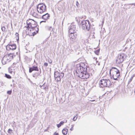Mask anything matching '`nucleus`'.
<instances>
[{"mask_svg": "<svg viewBox=\"0 0 135 135\" xmlns=\"http://www.w3.org/2000/svg\"><path fill=\"white\" fill-rule=\"evenodd\" d=\"M87 68L81 66L80 64H77L75 67L76 72L77 75L80 78L84 79L88 78L90 76L89 74L86 71Z\"/></svg>", "mask_w": 135, "mask_h": 135, "instance_id": "obj_1", "label": "nucleus"}, {"mask_svg": "<svg viewBox=\"0 0 135 135\" xmlns=\"http://www.w3.org/2000/svg\"><path fill=\"white\" fill-rule=\"evenodd\" d=\"M109 74L111 79L114 80H118V78L120 76L119 70L115 67H112L110 69Z\"/></svg>", "mask_w": 135, "mask_h": 135, "instance_id": "obj_2", "label": "nucleus"}, {"mask_svg": "<svg viewBox=\"0 0 135 135\" xmlns=\"http://www.w3.org/2000/svg\"><path fill=\"white\" fill-rule=\"evenodd\" d=\"M14 55L13 53H10L8 55L4 56L2 60V64L4 65L7 62H9L13 58Z\"/></svg>", "mask_w": 135, "mask_h": 135, "instance_id": "obj_3", "label": "nucleus"}, {"mask_svg": "<svg viewBox=\"0 0 135 135\" xmlns=\"http://www.w3.org/2000/svg\"><path fill=\"white\" fill-rule=\"evenodd\" d=\"M81 28L85 31H89L90 29L89 22L88 20H83L81 22Z\"/></svg>", "mask_w": 135, "mask_h": 135, "instance_id": "obj_4", "label": "nucleus"}, {"mask_svg": "<svg viewBox=\"0 0 135 135\" xmlns=\"http://www.w3.org/2000/svg\"><path fill=\"white\" fill-rule=\"evenodd\" d=\"M99 84L100 87L103 88L105 87H109L111 85V84L109 80L103 79L100 81Z\"/></svg>", "mask_w": 135, "mask_h": 135, "instance_id": "obj_5", "label": "nucleus"}, {"mask_svg": "<svg viewBox=\"0 0 135 135\" xmlns=\"http://www.w3.org/2000/svg\"><path fill=\"white\" fill-rule=\"evenodd\" d=\"M37 9L38 13L42 14L46 11V6L43 3H40L37 6Z\"/></svg>", "mask_w": 135, "mask_h": 135, "instance_id": "obj_6", "label": "nucleus"}, {"mask_svg": "<svg viewBox=\"0 0 135 135\" xmlns=\"http://www.w3.org/2000/svg\"><path fill=\"white\" fill-rule=\"evenodd\" d=\"M31 21V23H30V25L27 28L28 30H30V31H31V29L32 30H33L34 29L35 30V29L37 28V30H36V33H37L38 32V27H37V23L34 20H32Z\"/></svg>", "mask_w": 135, "mask_h": 135, "instance_id": "obj_7", "label": "nucleus"}, {"mask_svg": "<svg viewBox=\"0 0 135 135\" xmlns=\"http://www.w3.org/2000/svg\"><path fill=\"white\" fill-rule=\"evenodd\" d=\"M54 75L55 80L58 81L61 80L64 76V74L62 72L60 73L57 71H56L54 72Z\"/></svg>", "mask_w": 135, "mask_h": 135, "instance_id": "obj_8", "label": "nucleus"}, {"mask_svg": "<svg viewBox=\"0 0 135 135\" xmlns=\"http://www.w3.org/2000/svg\"><path fill=\"white\" fill-rule=\"evenodd\" d=\"M77 30V29L76 28L75 26L74 25V23H72L69 28V33H75Z\"/></svg>", "mask_w": 135, "mask_h": 135, "instance_id": "obj_9", "label": "nucleus"}, {"mask_svg": "<svg viewBox=\"0 0 135 135\" xmlns=\"http://www.w3.org/2000/svg\"><path fill=\"white\" fill-rule=\"evenodd\" d=\"M124 55L123 54H122L118 55L116 60L117 63L120 64L123 61Z\"/></svg>", "mask_w": 135, "mask_h": 135, "instance_id": "obj_10", "label": "nucleus"}, {"mask_svg": "<svg viewBox=\"0 0 135 135\" xmlns=\"http://www.w3.org/2000/svg\"><path fill=\"white\" fill-rule=\"evenodd\" d=\"M16 48V44L8 45L6 46V49L8 51L10 50H13Z\"/></svg>", "mask_w": 135, "mask_h": 135, "instance_id": "obj_11", "label": "nucleus"}, {"mask_svg": "<svg viewBox=\"0 0 135 135\" xmlns=\"http://www.w3.org/2000/svg\"><path fill=\"white\" fill-rule=\"evenodd\" d=\"M33 71H38V69L37 67V66H33L32 67L29 68V73H31Z\"/></svg>", "mask_w": 135, "mask_h": 135, "instance_id": "obj_12", "label": "nucleus"}, {"mask_svg": "<svg viewBox=\"0 0 135 135\" xmlns=\"http://www.w3.org/2000/svg\"><path fill=\"white\" fill-rule=\"evenodd\" d=\"M50 17V15L47 13L43 15L42 16V18L45 20L48 19Z\"/></svg>", "mask_w": 135, "mask_h": 135, "instance_id": "obj_13", "label": "nucleus"}, {"mask_svg": "<svg viewBox=\"0 0 135 135\" xmlns=\"http://www.w3.org/2000/svg\"><path fill=\"white\" fill-rule=\"evenodd\" d=\"M70 34L69 35V37L70 38L73 39L76 38V34H75V33H69Z\"/></svg>", "mask_w": 135, "mask_h": 135, "instance_id": "obj_14", "label": "nucleus"}, {"mask_svg": "<svg viewBox=\"0 0 135 135\" xmlns=\"http://www.w3.org/2000/svg\"><path fill=\"white\" fill-rule=\"evenodd\" d=\"M14 69L13 68H9V72L11 74H12L13 73L14 74H15V72L14 71Z\"/></svg>", "mask_w": 135, "mask_h": 135, "instance_id": "obj_15", "label": "nucleus"}, {"mask_svg": "<svg viewBox=\"0 0 135 135\" xmlns=\"http://www.w3.org/2000/svg\"><path fill=\"white\" fill-rule=\"evenodd\" d=\"M68 131V129L66 128L63 129L62 131L63 134L64 135H66L67 134Z\"/></svg>", "mask_w": 135, "mask_h": 135, "instance_id": "obj_16", "label": "nucleus"}, {"mask_svg": "<svg viewBox=\"0 0 135 135\" xmlns=\"http://www.w3.org/2000/svg\"><path fill=\"white\" fill-rule=\"evenodd\" d=\"M32 20H32V19H30L28 20L27 21L26 23L27 25V27H28V26H29L30 25V23H28L30 22V23H31V22H32V21H31Z\"/></svg>", "mask_w": 135, "mask_h": 135, "instance_id": "obj_17", "label": "nucleus"}, {"mask_svg": "<svg viewBox=\"0 0 135 135\" xmlns=\"http://www.w3.org/2000/svg\"><path fill=\"white\" fill-rule=\"evenodd\" d=\"M64 122L63 121H61L59 124L57 125V126L58 128H59L61 125H62Z\"/></svg>", "mask_w": 135, "mask_h": 135, "instance_id": "obj_18", "label": "nucleus"}, {"mask_svg": "<svg viewBox=\"0 0 135 135\" xmlns=\"http://www.w3.org/2000/svg\"><path fill=\"white\" fill-rule=\"evenodd\" d=\"M5 76L7 78L9 79H10L11 78V76L10 75L6 74H5Z\"/></svg>", "mask_w": 135, "mask_h": 135, "instance_id": "obj_19", "label": "nucleus"}, {"mask_svg": "<svg viewBox=\"0 0 135 135\" xmlns=\"http://www.w3.org/2000/svg\"><path fill=\"white\" fill-rule=\"evenodd\" d=\"M15 35L16 36V37L17 40L18 41L19 40L18 34L17 33H16L15 34Z\"/></svg>", "mask_w": 135, "mask_h": 135, "instance_id": "obj_20", "label": "nucleus"}, {"mask_svg": "<svg viewBox=\"0 0 135 135\" xmlns=\"http://www.w3.org/2000/svg\"><path fill=\"white\" fill-rule=\"evenodd\" d=\"M100 49H98L95 51V53L97 55H98Z\"/></svg>", "mask_w": 135, "mask_h": 135, "instance_id": "obj_21", "label": "nucleus"}, {"mask_svg": "<svg viewBox=\"0 0 135 135\" xmlns=\"http://www.w3.org/2000/svg\"><path fill=\"white\" fill-rule=\"evenodd\" d=\"M78 115L77 114L73 118V120L74 121H75L78 118L77 116Z\"/></svg>", "mask_w": 135, "mask_h": 135, "instance_id": "obj_22", "label": "nucleus"}, {"mask_svg": "<svg viewBox=\"0 0 135 135\" xmlns=\"http://www.w3.org/2000/svg\"><path fill=\"white\" fill-rule=\"evenodd\" d=\"M12 130L11 129H9L8 131V132L9 133L11 134Z\"/></svg>", "mask_w": 135, "mask_h": 135, "instance_id": "obj_23", "label": "nucleus"}, {"mask_svg": "<svg viewBox=\"0 0 135 135\" xmlns=\"http://www.w3.org/2000/svg\"><path fill=\"white\" fill-rule=\"evenodd\" d=\"M76 5L77 7L79 8V4L77 1L76 2Z\"/></svg>", "mask_w": 135, "mask_h": 135, "instance_id": "obj_24", "label": "nucleus"}, {"mask_svg": "<svg viewBox=\"0 0 135 135\" xmlns=\"http://www.w3.org/2000/svg\"><path fill=\"white\" fill-rule=\"evenodd\" d=\"M12 91L11 90L8 91H7V94L10 95L12 93Z\"/></svg>", "mask_w": 135, "mask_h": 135, "instance_id": "obj_25", "label": "nucleus"}, {"mask_svg": "<svg viewBox=\"0 0 135 135\" xmlns=\"http://www.w3.org/2000/svg\"><path fill=\"white\" fill-rule=\"evenodd\" d=\"M1 29L3 31H5L6 28L4 26L2 27Z\"/></svg>", "mask_w": 135, "mask_h": 135, "instance_id": "obj_26", "label": "nucleus"}, {"mask_svg": "<svg viewBox=\"0 0 135 135\" xmlns=\"http://www.w3.org/2000/svg\"><path fill=\"white\" fill-rule=\"evenodd\" d=\"M71 126H72L71 128L70 129V130L71 131H73V127H74V125H71Z\"/></svg>", "mask_w": 135, "mask_h": 135, "instance_id": "obj_27", "label": "nucleus"}, {"mask_svg": "<svg viewBox=\"0 0 135 135\" xmlns=\"http://www.w3.org/2000/svg\"><path fill=\"white\" fill-rule=\"evenodd\" d=\"M44 65L45 66H48V63L46 62L44 63Z\"/></svg>", "mask_w": 135, "mask_h": 135, "instance_id": "obj_28", "label": "nucleus"}, {"mask_svg": "<svg viewBox=\"0 0 135 135\" xmlns=\"http://www.w3.org/2000/svg\"><path fill=\"white\" fill-rule=\"evenodd\" d=\"M46 20H44V21H42L40 22V23H41L43 22H46Z\"/></svg>", "mask_w": 135, "mask_h": 135, "instance_id": "obj_29", "label": "nucleus"}, {"mask_svg": "<svg viewBox=\"0 0 135 135\" xmlns=\"http://www.w3.org/2000/svg\"><path fill=\"white\" fill-rule=\"evenodd\" d=\"M54 135H59V133H56V132H55L54 134Z\"/></svg>", "mask_w": 135, "mask_h": 135, "instance_id": "obj_30", "label": "nucleus"}, {"mask_svg": "<svg viewBox=\"0 0 135 135\" xmlns=\"http://www.w3.org/2000/svg\"><path fill=\"white\" fill-rule=\"evenodd\" d=\"M132 78H131L130 79V82L132 80Z\"/></svg>", "mask_w": 135, "mask_h": 135, "instance_id": "obj_31", "label": "nucleus"}, {"mask_svg": "<svg viewBox=\"0 0 135 135\" xmlns=\"http://www.w3.org/2000/svg\"><path fill=\"white\" fill-rule=\"evenodd\" d=\"M95 100H90V101H91V102H93Z\"/></svg>", "mask_w": 135, "mask_h": 135, "instance_id": "obj_32", "label": "nucleus"}, {"mask_svg": "<svg viewBox=\"0 0 135 135\" xmlns=\"http://www.w3.org/2000/svg\"><path fill=\"white\" fill-rule=\"evenodd\" d=\"M49 62L50 63H52V61H51L50 62V61H49Z\"/></svg>", "mask_w": 135, "mask_h": 135, "instance_id": "obj_33", "label": "nucleus"}, {"mask_svg": "<svg viewBox=\"0 0 135 135\" xmlns=\"http://www.w3.org/2000/svg\"><path fill=\"white\" fill-rule=\"evenodd\" d=\"M16 63H14L13 64L16 65Z\"/></svg>", "mask_w": 135, "mask_h": 135, "instance_id": "obj_34", "label": "nucleus"}, {"mask_svg": "<svg viewBox=\"0 0 135 135\" xmlns=\"http://www.w3.org/2000/svg\"><path fill=\"white\" fill-rule=\"evenodd\" d=\"M33 77H35V74L33 75Z\"/></svg>", "mask_w": 135, "mask_h": 135, "instance_id": "obj_35", "label": "nucleus"}, {"mask_svg": "<svg viewBox=\"0 0 135 135\" xmlns=\"http://www.w3.org/2000/svg\"><path fill=\"white\" fill-rule=\"evenodd\" d=\"M33 33H35V35L36 34V33L35 32H33Z\"/></svg>", "mask_w": 135, "mask_h": 135, "instance_id": "obj_36", "label": "nucleus"}, {"mask_svg": "<svg viewBox=\"0 0 135 135\" xmlns=\"http://www.w3.org/2000/svg\"><path fill=\"white\" fill-rule=\"evenodd\" d=\"M67 121V120H66V121H65L66 122Z\"/></svg>", "mask_w": 135, "mask_h": 135, "instance_id": "obj_37", "label": "nucleus"}, {"mask_svg": "<svg viewBox=\"0 0 135 135\" xmlns=\"http://www.w3.org/2000/svg\"><path fill=\"white\" fill-rule=\"evenodd\" d=\"M67 121V120H66V121H65L66 122Z\"/></svg>", "mask_w": 135, "mask_h": 135, "instance_id": "obj_38", "label": "nucleus"}, {"mask_svg": "<svg viewBox=\"0 0 135 135\" xmlns=\"http://www.w3.org/2000/svg\"><path fill=\"white\" fill-rule=\"evenodd\" d=\"M134 5H135V3H134Z\"/></svg>", "mask_w": 135, "mask_h": 135, "instance_id": "obj_39", "label": "nucleus"}, {"mask_svg": "<svg viewBox=\"0 0 135 135\" xmlns=\"http://www.w3.org/2000/svg\"><path fill=\"white\" fill-rule=\"evenodd\" d=\"M1 68V67H0V68Z\"/></svg>", "mask_w": 135, "mask_h": 135, "instance_id": "obj_40", "label": "nucleus"}]
</instances>
